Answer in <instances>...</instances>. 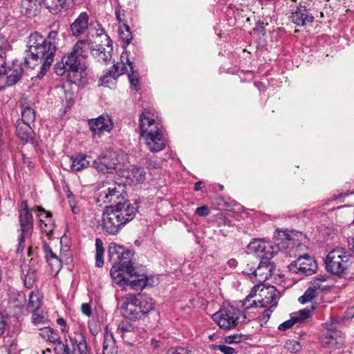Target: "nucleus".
<instances>
[{"label": "nucleus", "instance_id": "f257e3e1", "mask_svg": "<svg viewBox=\"0 0 354 354\" xmlns=\"http://www.w3.org/2000/svg\"><path fill=\"white\" fill-rule=\"evenodd\" d=\"M26 48L25 63L28 67L32 68L41 64L39 71L36 76L40 80L52 65L57 48L53 44L46 43L44 37L37 31L32 32L28 36Z\"/></svg>", "mask_w": 354, "mask_h": 354}, {"label": "nucleus", "instance_id": "f03ea898", "mask_svg": "<svg viewBox=\"0 0 354 354\" xmlns=\"http://www.w3.org/2000/svg\"><path fill=\"white\" fill-rule=\"evenodd\" d=\"M86 46H88L86 40L77 41L71 52L56 64L55 73L60 76L66 75L71 84L78 86L83 84L82 72L86 69L87 66L84 62H81V59L87 56Z\"/></svg>", "mask_w": 354, "mask_h": 354}, {"label": "nucleus", "instance_id": "7ed1b4c3", "mask_svg": "<svg viewBox=\"0 0 354 354\" xmlns=\"http://www.w3.org/2000/svg\"><path fill=\"white\" fill-rule=\"evenodd\" d=\"M108 253L110 261L113 263L110 274L115 283H121L125 280V274L128 277H138L132 263L133 253L131 250L115 243H111Z\"/></svg>", "mask_w": 354, "mask_h": 354}, {"label": "nucleus", "instance_id": "20e7f679", "mask_svg": "<svg viewBox=\"0 0 354 354\" xmlns=\"http://www.w3.org/2000/svg\"><path fill=\"white\" fill-rule=\"evenodd\" d=\"M94 196L100 205H115L127 197L126 185L113 180H102L97 184Z\"/></svg>", "mask_w": 354, "mask_h": 354}, {"label": "nucleus", "instance_id": "39448f33", "mask_svg": "<svg viewBox=\"0 0 354 354\" xmlns=\"http://www.w3.org/2000/svg\"><path fill=\"white\" fill-rule=\"evenodd\" d=\"M154 302L151 297L139 294L129 295L122 305L123 316L131 320L141 319L153 309Z\"/></svg>", "mask_w": 354, "mask_h": 354}, {"label": "nucleus", "instance_id": "423d86ee", "mask_svg": "<svg viewBox=\"0 0 354 354\" xmlns=\"http://www.w3.org/2000/svg\"><path fill=\"white\" fill-rule=\"evenodd\" d=\"M42 4L51 13L55 14L62 9L68 10L73 4L75 0H21L20 12L28 17L36 16L39 12V3Z\"/></svg>", "mask_w": 354, "mask_h": 354}, {"label": "nucleus", "instance_id": "0eeeda50", "mask_svg": "<svg viewBox=\"0 0 354 354\" xmlns=\"http://www.w3.org/2000/svg\"><path fill=\"white\" fill-rule=\"evenodd\" d=\"M351 254L345 248H336L328 252L325 259L326 270L338 277L346 272Z\"/></svg>", "mask_w": 354, "mask_h": 354}, {"label": "nucleus", "instance_id": "6e6552de", "mask_svg": "<svg viewBox=\"0 0 354 354\" xmlns=\"http://www.w3.org/2000/svg\"><path fill=\"white\" fill-rule=\"evenodd\" d=\"M212 318L221 328L229 330L245 322L246 315L232 306H226L214 313Z\"/></svg>", "mask_w": 354, "mask_h": 354}, {"label": "nucleus", "instance_id": "1a4fd4ad", "mask_svg": "<svg viewBox=\"0 0 354 354\" xmlns=\"http://www.w3.org/2000/svg\"><path fill=\"white\" fill-rule=\"evenodd\" d=\"M101 33H97V37L101 38V44H96L91 41L86 40V53L88 50L91 51L92 55L97 59L99 62L106 63L107 61L111 60V51L113 50L112 41L110 37L105 34L103 29L101 30Z\"/></svg>", "mask_w": 354, "mask_h": 354}, {"label": "nucleus", "instance_id": "9d476101", "mask_svg": "<svg viewBox=\"0 0 354 354\" xmlns=\"http://www.w3.org/2000/svg\"><path fill=\"white\" fill-rule=\"evenodd\" d=\"M118 155L115 151H109L102 153L93 160V167L103 174H112L118 165Z\"/></svg>", "mask_w": 354, "mask_h": 354}, {"label": "nucleus", "instance_id": "9b49d317", "mask_svg": "<svg viewBox=\"0 0 354 354\" xmlns=\"http://www.w3.org/2000/svg\"><path fill=\"white\" fill-rule=\"evenodd\" d=\"M317 268L316 261L308 254L300 256L288 266L290 272L303 276L314 274Z\"/></svg>", "mask_w": 354, "mask_h": 354}, {"label": "nucleus", "instance_id": "f8f14e48", "mask_svg": "<svg viewBox=\"0 0 354 354\" xmlns=\"http://www.w3.org/2000/svg\"><path fill=\"white\" fill-rule=\"evenodd\" d=\"M106 207L107 209L102 216V229L110 234H115L124 224L119 214H117L113 209L112 205ZM121 218L122 217L121 216Z\"/></svg>", "mask_w": 354, "mask_h": 354}, {"label": "nucleus", "instance_id": "ddd939ff", "mask_svg": "<svg viewBox=\"0 0 354 354\" xmlns=\"http://www.w3.org/2000/svg\"><path fill=\"white\" fill-rule=\"evenodd\" d=\"M319 342L325 348H337L344 344V337L339 330L326 328L320 333Z\"/></svg>", "mask_w": 354, "mask_h": 354}, {"label": "nucleus", "instance_id": "4468645a", "mask_svg": "<svg viewBox=\"0 0 354 354\" xmlns=\"http://www.w3.org/2000/svg\"><path fill=\"white\" fill-rule=\"evenodd\" d=\"M20 225L19 232L23 234L32 235L33 232V217L27 201H23L18 211Z\"/></svg>", "mask_w": 354, "mask_h": 354}, {"label": "nucleus", "instance_id": "2eb2a0df", "mask_svg": "<svg viewBox=\"0 0 354 354\" xmlns=\"http://www.w3.org/2000/svg\"><path fill=\"white\" fill-rule=\"evenodd\" d=\"M68 338L76 354H90L91 349L86 341L84 330L76 328L71 335H68Z\"/></svg>", "mask_w": 354, "mask_h": 354}, {"label": "nucleus", "instance_id": "dca6fc26", "mask_svg": "<svg viewBox=\"0 0 354 354\" xmlns=\"http://www.w3.org/2000/svg\"><path fill=\"white\" fill-rule=\"evenodd\" d=\"M138 205H132L125 198L124 201L118 202V204L113 205V209L117 214H119L120 219H122L124 224L132 221L138 213Z\"/></svg>", "mask_w": 354, "mask_h": 354}, {"label": "nucleus", "instance_id": "f3484780", "mask_svg": "<svg viewBox=\"0 0 354 354\" xmlns=\"http://www.w3.org/2000/svg\"><path fill=\"white\" fill-rule=\"evenodd\" d=\"M88 123L92 133L98 136L105 131L110 132L113 127L111 118L106 114H102L96 118L90 119Z\"/></svg>", "mask_w": 354, "mask_h": 354}, {"label": "nucleus", "instance_id": "a211bd4d", "mask_svg": "<svg viewBox=\"0 0 354 354\" xmlns=\"http://www.w3.org/2000/svg\"><path fill=\"white\" fill-rule=\"evenodd\" d=\"M272 257H261V261L257 267L255 281L262 283L269 279L276 268L274 263L270 261Z\"/></svg>", "mask_w": 354, "mask_h": 354}, {"label": "nucleus", "instance_id": "6ab92c4d", "mask_svg": "<svg viewBox=\"0 0 354 354\" xmlns=\"http://www.w3.org/2000/svg\"><path fill=\"white\" fill-rule=\"evenodd\" d=\"M141 136L145 138L148 149L152 152H158L165 148V141L160 129H156L155 131L150 129L149 132Z\"/></svg>", "mask_w": 354, "mask_h": 354}, {"label": "nucleus", "instance_id": "aec40b11", "mask_svg": "<svg viewBox=\"0 0 354 354\" xmlns=\"http://www.w3.org/2000/svg\"><path fill=\"white\" fill-rule=\"evenodd\" d=\"M156 115L149 109H145L140 115V135L147 134L150 129L156 131L159 129V124L156 121Z\"/></svg>", "mask_w": 354, "mask_h": 354}, {"label": "nucleus", "instance_id": "412c9836", "mask_svg": "<svg viewBox=\"0 0 354 354\" xmlns=\"http://www.w3.org/2000/svg\"><path fill=\"white\" fill-rule=\"evenodd\" d=\"M278 290L272 286H263L260 289L259 296L261 299H259V307L267 308L268 306H272L276 303V307L278 304Z\"/></svg>", "mask_w": 354, "mask_h": 354}, {"label": "nucleus", "instance_id": "4be33fe9", "mask_svg": "<svg viewBox=\"0 0 354 354\" xmlns=\"http://www.w3.org/2000/svg\"><path fill=\"white\" fill-rule=\"evenodd\" d=\"M313 310L314 307H312L311 308H304L297 313L292 314L290 319L281 324L279 326L278 329L279 330L285 331L297 323L304 322L306 319L311 317Z\"/></svg>", "mask_w": 354, "mask_h": 354}, {"label": "nucleus", "instance_id": "5701e85b", "mask_svg": "<svg viewBox=\"0 0 354 354\" xmlns=\"http://www.w3.org/2000/svg\"><path fill=\"white\" fill-rule=\"evenodd\" d=\"M292 21L298 26H304L314 21V17L306 6L299 4L291 16Z\"/></svg>", "mask_w": 354, "mask_h": 354}, {"label": "nucleus", "instance_id": "b1692460", "mask_svg": "<svg viewBox=\"0 0 354 354\" xmlns=\"http://www.w3.org/2000/svg\"><path fill=\"white\" fill-rule=\"evenodd\" d=\"M89 15L86 12H82L71 24L70 31L73 36L77 37L84 34L88 30Z\"/></svg>", "mask_w": 354, "mask_h": 354}, {"label": "nucleus", "instance_id": "393cba45", "mask_svg": "<svg viewBox=\"0 0 354 354\" xmlns=\"http://www.w3.org/2000/svg\"><path fill=\"white\" fill-rule=\"evenodd\" d=\"M37 210L38 212L37 217L41 230L47 235H50L53 232L55 227V222L52 218V213L45 210L40 206L37 207Z\"/></svg>", "mask_w": 354, "mask_h": 354}, {"label": "nucleus", "instance_id": "a878e982", "mask_svg": "<svg viewBox=\"0 0 354 354\" xmlns=\"http://www.w3.org/2000/svg\"><path fill=\"white\" fill-rule=\"evenodd\" d=\"M23 71L21 63L17 60L13 61L11 66L8 67L6 66V71L3 75L7 76L6 84L8 86L15 84L22 77Z\"/></svg>", "mask_w": 354, "mask_h": 354}, {"label": "nucleus", "instance_id": "bb28decb", "mask_svg": "<svg viewBox=\"0 0 354 354\" xmlns=\"http://www.w3.org/2000/svg\"><path fill=\"white\" fill-rule=\"evenodd\" d=\"M248 248L250 251L263 254L262 257H272L275 252L270 243L263 241L261 239L253 240L248 244Z\"/></svg>", "mask_w": 354, "mask_h": 354}, {"label": "nucleus", "instance_id": "cd10ccee", "mask_svg": "<svg viewBox=\"0 0 354 354\" xmlns=\"http://www.w3.org/2000/svg\"><path fill=\"white\" fill-rule=\"evenodd\" d=\"M31 124L25 122H16V135L23 144L28 143L33 140L35 133Z\"/></svg>", "mask_w": 354, "mask_h": 354}, {"label": "nucleus", "instance_id": "c85d7f7f", "mask_svg": "<svg viewBox=\"0 0 354 354\" xmlns=\"http://www.w3.org/2000/svg\"><path fill=\"white\" fill-rule=\"evenodd\" d=\"M118 352L116 341L109 326H106L104 328L103 354H118Z\"/></svg>", "mask_w": 354, "mask_h": 354}, {"label": "nucleus", "instance_id": "c756f323", "mask_svg": "<svg viewBox=\"0 0 354 354\" xmlns=\"http://www.w3.org/2000/svg\"><path fill=\"white\" fill-rule=\"evenodd\" d=\"M88 156L85 154L77 153L70 158V167L72 171H81L90 166V161L87 160Z\"/></svg>", "mask_w": 354, "mask_h": 354}, {"label": "nucleus", "instance_id": "7c9ffc66", "mask_svg": "<svg viewBox=\"0 0 354 354\" xmlns=\"http://www.w3.org/2000/svg\"><path fill=\"white\" fill-rule=\"evenodd\" d=\"M43 295L39 291H32L29 295L27 310H39L42 306Z\"/></svg>", "mask_w": 354, "mask_h": 354}, {"label": "nucleus", "instance_id": "2f4dec72", "mask_svg": "<svg viewBox=\"0 0 354 354\" xmlns=\"http://www.w3.org/2000/svg\"><path fill=\"white\" fill-rule=\"evenodd\" d=\"M126 279L122 281L120 285L129 283L130 286L135 290H142L149 285V279L147 277H138L135 279L130 280L133 277H129L125 274Z\"/></svg>", "mask_w": 354, "mask_h": 354}, {"label": "nucleus", "instance_id": "473e14b6", "mask_svg": "<svg viewBox=\"0 0 354 354\" xmlns=\"http://www.w3.org/2000/svg\"><path fill=\"white\" fill-rule=\"evenodd\" d=\"M118 34L120 39L122 42V46L125 48L133 39L132 33L127 23H124L123 25L119 26Z\"/></svg>", "mask_w": 354, "mask_h": 354}, {"label": "nucleus", "instance_id": "72a5a7b5", "mask_svg": "<svg viewBox=\"0 0 354 354\" xmlns=\"http://www.w3.org/2000/svg\"><path fill=\"white\" fill-rule=\"evenodd\" d=\"M39 330V335L46 341L55 344L59 341L60 337L57 330L50 327H43Z\"/></svg>", "mask_w": 354, "mask_h": 354}, {"label": "nucleus", "instance_id": "f704fd0d", "mask_svg": "<svg viewBox=\"0 0 354 354\" xmlns=\"http://www.w3.org/2000/svg\"><path fill=\"white\" fill-rule=\"evenodd\" d=\"M37 279V270L32 267L28 266L26 273L23 277L25 287L29 289L32 288Z\"/></svg>", "mask_w": 354, "mask_h": 354}, {"label": "nucleus", "instance_id": "c9c22d12", "mask_svg": "<svg viewBox=\"0 0 354 354\" xmlns=\"http://www.w3.org/2000/svg\"><path fill=\"white\" fill-rule=\"evenodd\" d=\"M35 120V110L28 106L24 107L21 109V118L17 120L19 122H25L26 124H31Z\"/></svg>", "mask_w": 354, "mask_h": 354}, {"label": "nucleus", "instance_id": "e433bc0d", "mask_svg": "<svg viewBox=\"0 0 354 354\" xmlns=\"http://www.w3.org/2000/svg\"><path fill=\"white\" fill-rule=\"evenodd\" d=\"M127 62L130 68V73H128L129 82L135 91H138L140 90L139 79L137 72L134 70L133 62L130 61L129 59H127Z\"/></svg>", "mask_w": 354, "mask_h": 354}, {"label": "nucleus", "instance_id": "4c0bfd02", "mask_svg": "<svg viewBox=\"0 0 354 354\" xmlns=\"http://www.w3.org/2000/svg\"><path fill=\"white\" fill-rule=\"evenodd\" d=\"M95 249H96V254H95V266L97 268L102 267L104 264V246L102 241L97 238L95 239Z\"/></svg>", "mask_w": 354, "mask_h": 354}, {"label": "nucleus", "instance_id": "58836bf2", "mask_svg": "<svg viewBox=\"0 0 354 354\" xmlns=\"http://www.w3.org/2000/svg\"><path fill=\"white\" fill-rule=\"evenodd\" d=\"M127 71V67L123 62H117L110 69L109 74L111 77L116 79L120 75L124 74Z\"/></svg>", "mask_w": 354, "mask_h": 354}, {"label": "nucleus", "instance_id": "ea45409f", "mask_svg": "<svg viewBox=\"0 0 354 354\" xmlns=\"http://www.w3.org/2000/svg\"><path fill=\"white\" fill-rule=\"evenodd\" d=\"M131 176L133 180L136 183H141L145 180L146 173L143 168L138 166H133L131 169Z\"/></svg>", "mask_w": 354, "mask_h": 354}, {"label": "nucleus", "instance_id": "a19ab883", "mask_svg": "<svg viewBox=\"0 0 354 354\" xmlns=\"http://www.w3.org/2000/svg\"><path fill=\"white\" fill-rule=\"evenodd\" d=\"M317 296L316 288L315 287H308L304 295L299 298L301 304H306L311 301Z\"/></svg>", "mask_w": 354, "mask_h": 354}, {"label": "nucleus", "instance_id": "79ce46f5", "mask_svg": "<svg viewBox=\"0 0 354 354\" xmlns=\"http://www.w3.org/2000/svg\"><path fill=\"white\" fill-rule=\"evenodd\" d=\"M55 344L54 350L56 354H76L73 349L71 350L66 343L64 344L62 341L61 338Z\"/></svg>", "mask_w": 354, "mask_h": 354}, {"label": "nucleus", "instance_id": "37998d69", "mask_svg": "<svg viewBox=\"0 0 354 354\" xmlns=\"http://www.w3.org/2000/svg\"><path fill=\"white\" fill-rule=\"evenodd\" d=\"M276 308V303L272 306H268L267 308L258 317L259 322L262 325L266 324L270 319L271 314Z\"/></svg>", "mask_w": 354, "mask_h": 354}, {"label": "nucleus", "instance_id": "c03bdc74", "mask_svg": "<svg viewBox=\"0 0 354 354\" xmlns=\"http://www.w3.org/2000/svg\"><path fill=\"white\" fill-rule=\"evenodd\" d=\"M134 330V326L128 321H122L117 328V333H120L123 337L125 333L132 332Z\"/></svg>", "mask_w": 354, "mask_h": 354}, {"label": "nucleus", "instance_id": "a18cd8bd", "mask_svg": "<svg viewBox=\"0 0 354 354\" xmlns=\"http://www.w3.org/2000/svg\"><path fill=\"white\" fill-rule=\"evenodd\" d=\"M214 222L217 226H231V221L223 213H218L214 216Z\"/></svg>", "mask_w": 354, "mask_h": 354}, {"label": "nucleus", "instance_id": "49530a36", "mask_svg": "<svg viewBox=\"0 0 354 354\" xmlns=\"http://www.w3.org/2000/svg\"><path fill=\"white\" fill-rule=\"evenodd\" d=\"M256 263L251 261L247 264L245 269L243 270V273L248 276L249 278L254 282L256 278Z\"/></svg>", "mask_w": 354, "mask_h": 354}, {"label": "nucleus", "instance_id": "de8ad7c7", "mask_svg": "<svg viewBox=\"0 0 354 354\" xmlns=\"http://www.w3.org/2000/svg\"><path fill=\"white\" fill-rule=\"evenodd\" d=\"M249 299V297H245L242 301V307L245 310H248L253 307H259V300Z\"/></svg>", "mask_w": 354, "mask_h": 354}, {"label": "nucleus", "instance_id": "09e8293b", "mask_svg": "<svg viewBox=\"0 0 354 354\" xmlns=\"http://www.w3.org/2000/svg\"><path fill=\"white\" fill-rule=\"evenodd\" d=\"M115 15L120 25H123L124 23H126L125 11L122 9L121 6H118L115 8Z\"/></svg>", "mask_w": 354, "mask_h": 354}, {"label": "nucleus", "instance_id": "8fccbe9b", "mask_svg": "<svg viewBox=\"0 0 354 354\" xmlns=\"http://www.w3.org/2000/svg\"><path fill=\"white\" fill-rule=\"evenodd\" d=\"M31 312L32 313V320L34 324H44L46 319L42 313H39V310Z\"/></svg>", "mask_w": 354, "mask_h": 354}, {"label": "nucleus", "instance_id": "3c124183", "mask_svg": "<svg viewBox=\"0 0 354 354\" xmlns=\"http://www.w3.org/2000/svg\"><path fill=\"white\" fill-rule=\"evenodd\" d=\"M30 234H23V233H20L19 236V245L18 248L17 249V253L20 254L24 251V249L25 248V240L26 239H28L31 236Z\"/></svg>", "mask_w": 354, "mask_h": 354}, {"label": "nucleus", "instance_id": "603ef678", "mask_svg": "<svg viewBox=\"0 0 354 354\" xmlns=\"http://www.w3.org/2000/svg\"><path fill=\"white\" fill-rule=\"evenodd\" d=\"M286 346L291 353H297L301 348V344L295 340H289L287 342Z\"/></svg>", "mask_w": 354, "mask_h": 354}, {"label": "nucleus", "instance_id": "864d4df0", "mask_svg": "<svg viewBox=\"0 0 354 354\" xmlns=\"http://www.w3.org/2000/svg\"><path fill=\"white\" fill-rule=\"evenodd\" d=\"M57 35V31L52 30L48 33L47 37H44V39L46 40V43H50L53 44L54 47H56L57 41L58 40Z\"/></svg>", "mask_w": 354, "mask_h": 354}, {"label": "nucleus", "instance_id": "5fc2aeb1", "mask_svg": "<svg viewBox=\"0 0 354 354\" xmlns=\"http://www.w3.org/2000/svg\"><path fill=\"white\" fill-rule=\"evenodd\" d=\"M10 45L4 35L0 33V54L6 55V50L9 48Z\"/></svg>", "mask_w": 354, "mask_h": 354}, {"label": "nucleus", "instance_id": "6e6d98bb", "mask_svg": "<svg viewBox=\"0 0 354 354\" xmlns=\"http://www.w3.org/2000/svg\"><path fill=\"white\" fill-rule=\"evenodd\" d=\"M327 277L324 274V276H322V279L319 278H315L313 279V282L312 283V285L310 287H315L316 288V292H318L319 290L322 291L324 290V287L319 283V282H323L326 280Z\"/></svg>", "mask_w": 354, "mask_h": 354}, {"label": "nucleus", "instance_id": "4d7b16f0", "mask_svg": "<svg viewBox=\"0 0 354 354\" xmlns=\"http://www.w3.org/2000/svg\"><path fill=\"white\" fill-rule=\"evenodd\" d=\"M167 354H193L192 351L184 348V347H178L176 348H171L167 351Z\"/></svg>", "mask_w": 354, "mask_h": 354}, {"label": "nucleus", "instance_id": "13d9d810", "mask_svg": "<svg viewBox=\"0 0 354 354\" xmlns=\"http://www.w3.org/2000/svg\"><path fill=\"white\" fill-rule=\"evenodd\" d=\"M241 335L239 334H234L232 335L226 336L225 337V342L227 344L239 343L241 342Z\"/></svg>", "mask_w": 354, "mask_h": 354}, {"label": "nucleus", "instance_id": "bf43d9fd", "mask_svg": "<svg viewBox=\"0 0 354 354\" xmlns=\"http://www.w3.org/2000/svg\"><path fill=\"white\" fill-rule=\"evenodd\" d=\"M48 262L55 271L58 272L62 268V261L58 257L48 261Z\"/></svg>", "mask_w": 354, "mask_h": 354}, {"label": "nucleus", "instance_id": "052dcab7", "mask_svg": "<svg viewBox=\"0 0 354 354\" xmlns=\"http://www.w3.org/2000/svg\"><path fill=\"white\" fill-rule=\"evenodd\" d=\"M195 213L198 215L199 216H207L209 214L210 210L209 208L206 206L203 205L199 207H197Z\"/></svg>", "mask_w": 354, "mask_h": 354}, {"label": "nucleus", "instance_id": "680f3d73", "mask_svg": "<svg viewBox=\"0 0 354 354\" xmlns=\"http://www.w3.org/2000/svg\"><path fill=\"white\" fill-rule=\"evenodd\" d=\"M217 350L220 351L221 352L223 353L224 354H234L236 353L235 348L226 346V345H218L216 346Z\"/></svg>", "mask_w": 354, "mask_h": 354}, {"label": "nucleus", "instance_id": "e2e57ef3", "mask_svg": "<svg viewBox=\"0 0 354 354\" xmlns=\"http://www.w3.org/2000/svg\"><path fill=\"white\" fill-rule=\"evenodd\" d=\"M81 310L84 315L88 317H91L92 315V310L88 304H83L81 307Z\"/></svg>", "mask_w": 354, "mask_h": 354}, {"label": "nucleus", "instance_id": "0e129e2a", "mask_svg": "<svg viewBox=\"0 0 354 354\" xmlns=\"http://www.w3.org/2000/svg\"><path fill=\"white\" fill-rule=\"evenodd\" d=\"M7 322L3 315L0 313V337L4 333Z\"/></svg>", "mask_w": 354, "mask_h": 354}, {"label": "nucleus", "instance_id": "69168bd1", "mask_svg": "<svg viewBox=\"0 0 354 354\" xmlns=\"http://www.w3.org/2000/svg\"><path fill=\"white\" fill-rule=\"evenodd\" d=\"M261 287L262 286L261 285V283L254 286L252 289L251 290V292L246 297H249V299L254 298L255 296H257V291L260 289V288H261Z\"/></svg>", "mask_w": 354, "mask_h": 354}, {"label": "nucleus", "instance_id": "338daca9", "mask_svg": "<svg viewBox=\"0 0 354 354\" xmlns=\"http://www.w3.org/2000/svg\"><path fill=\"white\" fill-rule=\"evenodd\" d=\"M6 64L5 55L0 54V75L6 71Z\"/></svg>", "mask_w": 354, "mask_h": 354}, {"label": "nucleus", "instance_id": "774afa93", "mask_svg": "<svg viewBox=\"0 0 354 354\" xmlns=\"http://www.w3.org/2000/svg\"><path fill=\"white\" fill-rule=\"evenodd\" d=\"M66 100H67L66 107L67 108H71L72 106V105L73 104V103H74V99H73V93H66Z\"/></svg>", "mask_w": 354, "mask_h": 354}]
</instances>
